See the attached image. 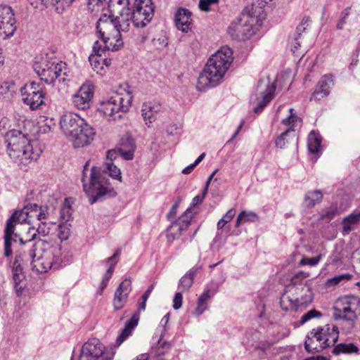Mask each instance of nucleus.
<instances>
[{
	"instance_id": "nucleus-1",
	"label": "nucleus",
	"mask_w": 360,
	"mask_h": 360,
	"mask_svg": "<svg viewBox=\"0 0 360 360\" xmlns=\"http://www.w3.org/2000/svg\"><path fill=\"white\" fill-rule=\"evenodd\" d=\"M48 245L46 240L38 239L31 245H20L21 248L16 251L12 274L14 289L18 296L22 294L25 287L22 271L24 262L30 261L32 271L40 274L60 267V264L63 261L59 258L61 248L56 247L49 251H45V247Z\"/></svg>"
},
{
	"instance_id": "nucleus-2",
	"label": "nucleus",
	"mask_w": 360,
	"mask_h": 360,
	"mask_svg": "<svg viewBox=\"0 0 360 360\" xmlns=\"http://www.w3.org/2000/svg\"><path fill=\"white\" fill-rule=\"evenodd\" d=\"M89 166V162H86L84 165L82 182L90 204L93 205L98 201L103 200L106 197L115 196L117 193L110 186L105 174H108V176L121 181L120 169L112 162H105V167L103 169L98 167H92L90 169L89 184H88L86 182V178Z\"/></svg>"
},
{
	"instance_id": "nucleus-3",
	"label": "nucleus",
	"mask_w": 360,
	"mask_h": 360,
	"mask_svg": "<svg viewBox=\"0 0 360 360\" xmlns=\"http://www.w3.org/2000/svg\"><path fill=\"white\" fill-rule=\"evenodd\" d=\"M233 60L232 50L228 46L221 47L207 62L203 72L198 77V88L201 90L217 86L221 82Z\"/></svg>"
},
{
	"instance_id": "nucleus-4",
	"label": "nucleus",
	"mask_w": 360,
	"mask_h": 360,
	"mask_svg": "<svg viewBox=\"0 0 360 360\" xmlns=\"http://www.w3.org/2000/svg\"><path fill=\"white\" fill-rule=\"evenodd\" d=\"M48 213L41 207L37 204H28L23 207L21 210L15 211L8 219L5 228L4 235V255L10 257L12 255L11 245L18 243V239L15 238V226L17 224L33 222L34 219L41 221L47 218Z\"/></svg>"
},
{
	"instance_id": "nucleus-5",
	"label": "nucleus",
	"mask_w": 360,
	"mask_h": 360,
	"mask_svg": "<svg viewBox=\"0 0 360 360\" xmlns=\"http://www.w3.org/2000/svg\"><path fill=\"white\" fill-rule=\"evenodd\" d=\"M7 153L10 158L18 165H26L30 160H37L41 153V149L34 150V144L27 138V134L20 130L11 129L4 135Z\"/></svg>"
},
{
	"instance_id": "nucleus-6",
	"label": "nucleus",
	"mask_w": 360,
	"mask_h": 360,
	"mask_svg": "<svg viewBox=\"0 0 360 360\" xmlns=\"http://www.w3.org/2000/svg\"><path fill=\"white\" fill-rule=\"evenodd\" d=\"M96 30L98 37L105 44V48L116 51L123 46L121 32L129 31V22L103 14L97 22Z\"/></svg>"
},
{
	"instance_id": "nucleus-7",
	"label": "nucleus",
	"mask_w": 360,
	"mask_h": 360,
	"mask_svg": "<svg viewBox=\"0 0 360 360\" xmlns=\"http://www.w3.org/2000/svg\"><path fill=\"white\" fill-rule=\"evenodd\" d=\"M63 134L72 142L75 148H81L94 139L95 129L76 113L67 112L60 120Z\"/></svg>"
},
{
	"instance_id": "nucleus-8",
	"label": "nucleus",
	"mask_w": 360,
	"mask_h": 360,
	"mask_svg": "<svg viewBox=\"0 0 360 360\" xmlns=\"http://www.w3.org/2000/svg\"><path fill=\"white\" fill-rule=\"evenodd\" d=\"M257 8L247 7L234 19L228 27L230 37L236 40L245 41L252 37L261 25L262 18L256 15Z\"/></svg>"
},
{
	"instance_id": "nucleus-9",
	"label": "nucleus",
	"mask_w": 360,
	"mask_h": 360,
	"mask_svg": "<svg viewBox=\"0 0 360 360\" xmlns=\"http://www.w3.org/2000/svg\"><path fill=\"white\" fill-rule=\"evenodd\" d=\"M66 69V64L56 59L43 58L34 65V71L47 84H53L56 80L64 82L67 77Z\"/></svg>"
},
{
	"instance_id": "nucleus-10",
	"label": "nucleus",
	"mask_w": 360,
	"mask_h": 360,
	"mask_svg": "<svg viewBox=\"0 0 360 360\" xmlns=\"http://www.w3.org/2000/svg\"><path fill=\"white\" fill-rule=\"evenodd\" d=\"M132 101V96L128 93L126 97L115 94L100 103L98 111L102 113L108 121H116L122 117L121 113L129 110Z\"/></svg>"
},
{
	"instance_id": "nucleus-11",
	"label": "nucleus",
	"mask_w": 360,
	"mask_h": 360,
	"mask_svg": "<svg viewBox=\"0 0 360 360\" xmlns=\"http://www.w3.org/2000/svg\"><path fill=\"white\" fill-rule=\"evenodd\" d=\"M339 300L342 304V309H339V328L347 333L354 327L357 311L360 310V299L355 296H348L339 298Z\"/></svg>"
},
{
	"instance_id": "nucleus-12",
	"label": "nucleus",
	"mask_w": 360,
	"mask_h": 360,
	"mask_svg": "<svg viewBox=\"0 0 360 360\" xmlns=\"http://www.w3.org/2000/svg\"><path fill=\"white\" fill-rule=\"evenodd\" d=\"M309 276L308 272L300 271L290 278V284L287 287L288 291L292 295L304 296L305 303H311L313 300L311 280L307 279Z\"/></svg>"
},
{
	"instance_id": "nucleus-13",
	"label": "nucleus",
	"mask_w": 360,
	"mask_h": 360,
	"mask_svg": "<svg viewBox=\"0 0 360 360\" xmlns=\"http://www.w3.org/2000/svg\"><path fill=\"white\" fill-rule=\"evenodd\" d=\"M155 6L153 0H135L133 11H130L129 20L136 27H146L154 15Z\"/></svg>"
},
{
	"instance_id": "nucleus-14",
	"label": "nucleus",
	"mask_w": 360,
	"mask_h": 360,
	"mask_svg": "<svg viewBox=\"0 0 360 360\" xmlns=\"http://www.w3.org/2000/svg\"><path fill=\"white\" fill-rule=\"evenodd\" d=\"M22 100L32 110H37L44 104L45 93L39 83L32 82L20 89Z\"/></svg>"
},
{
	"instance_id": "nucleus-15",
	"label": "nucleus",
	"mask_w": 360,
	"mask_h": 360,
	"mask_svg": "<svg viewBox=\"0 0 360 360\" xmlns=\"http://www.w3.org/2000/svg\"><path fill=\"white\" fill-rule=\"evenodd\" d=\"M113 354L105 352L98 339H91L84 344L79 360H112Z\"/></svg>"
},
{
	"instance_id": "nucleus-16",
	"label": "nucleus",
	"mask_w": 360,
	"mask_h": 360,
	"mask_svg": "<svg viewBox=\"0 0 360 360\" xmlns=\"http://www.w3.org/2000/svg\"><path fill=\"white\" fill-rule=\"evenodd\" d=\"M276 86L269 80L260 79L255 89L257 105L254 108L255 113L261 112L264 107L273 99Z\"/></svg>"
},
{
	"instance_id": "nucleus-17",
	"label": "nucleus",
	"mask_w": 360,
	"mask_h": 360,
	"mask_svg": "<svg viewBox=\"0 0 360 360\" xmlns=\"http://www.w3.org/2000/svg\"><path fill=\"white\" fill-rule=\"evenodd\" d=\"M14 13L11 6L0 5V36L6 39L13 35L17 27Z\"/></svg>"
},
{
	"instance_id": "nucleus-18",
	"label": "nucleus",
	"mask_w": 360,
	"mask_h": 360,
	"mask_svg": "<svg viewBox=\"0 0 360 360\" xmlns=\"http://www.w3.org/2000/svg\"><path fill=\"white\" fill-rule=\"evenodd\" d=\"M313 336L316 338V342H321L325 349L334 345L338 341V327L326 324L323 327H319L312 329Z\"/></svg>"
},
{
	"instance_id": "nucleus-19",
	"label": "nucleus",
	"mask_w": 360,
	"mask_h": 360,
	"mask_svg": "<svg viewBox=\"0 0 360 360\" xmlns=\"http://www.w3.org/2000/svg\"><path fill=\"white\" fill-rule=\"evenodd\" d=\"M94 94V86L90 84H84L72 96L73 105L79 110L89 109L92 103Z\"/></svg>"
},
{
	"instance_id": "nucleus-20",
	"label": "nucleus",
	"mask_w": 360,
	"mask_h": 360,
	"mask_svg": "<svg viewBox=\"0 0 360 360\" xmlns=\"http://www.w3.org/2000/svg\"><path fill=\"white\" fill-rule=\"evenodd\" d=\"M50 233V225L46 222L41 221L39 224L37 229H35L34 226H30L28 229V231L26 236H20L19 234H15V238L18 239V243L19 245H31L32 243H34L37 241V233L46 236Z\"/></svg>"
},
{
	"instance_id": "nucleus-21",
	"label": "nucleus",
	"mask_w": 360,
	"mask_h": 360,
	"mask_svg": "<svg viewBox=\"0 0 360 360\" xmlns=\"http://www.w3.org/2000/svg\"><path fill=\"white\" fill-rule=\"evenodd\" d=\"M129 0H109L108 10L111 18H124L129 22L130 8H129Z\"/></svg>"
},
{
	"instance_id": "nucleus-22",
	"label": "nucleus",
	"mask_w": 360,
	"mask_h": 360,
	"mask_svg": "<svg viewBox=\"0 0 360 360\" xmlns=\"http://www.w3.org/2000/svg\"><path fill=\"white\" fill-rule=\"evenodd\" d=\"M190 209H187L177 221L173 223L168 229L167 237L173 240L178 238L183 232L187 230L191 224V217L188 216Z\"/></svg>"
},
{
	"instance_id": "nucleus-23",
	"label": "nucleus",
	"mask_w": 360,
	"mask_h": 360,
	"mask_svg": "<svg viewBox=\"0 0 360 360\" xmlns=\"http://www.w3.org/2000/svg\"><path fill=\"white\" fill-rule=\"evenodd\" d=\"M131 290V281L130 279H124L115 292L113 306L116 310L122 309L127 302L129 294Z\"/></svg>"
},
{
	"instance_id": "nucleus-24",
	"label": "nucleus",
	"mask_w": 360,
	"mask_h": 360,
	"mask_svg": "<svg viewBox=\"0 0 360 360\" xmlns=\"http://www.w3.org/2000/svg\"><path fill=\"white\" fill-rule=\"evenodd\" d=\"M304 296L299 295L290 297L284 293L280 299V304L284 311H298L305 308L309 303L304 302Z\"/></svg>"
},
{
	"instance_id": "nucleus-25",
	"label": "nucleus",
	"mask_w": 360,
	"mask_h": 360,
	"mask_svg": "<svg viewBox=\"0 0 360 360\" xmlns=\"http://www.w3.org/2000/svg\"><path fill=\"white\" fill-rule=\"evenodd\" d=\"M191 12L186 8H179L175 13V25L179 30L188 32L191 28Z\"/></svg>"
},
{
	"instance_id": "nucleus-26",
	"label": "nucleus",
	"mask_w": 360,
	"mask_h": 360,
	"mask_svg": "<svg viewBox=\"0 0 360 360\" xmlns=\"http://www.w3.org/2000/svg\"><path fill=\"white\" fill-rule=\"evenodd\" d=\"M161 108L160 103L157 101H150L143 104L141 112L146 124L149 126L155 120L156 115L161 111Z\"/></svg>"
},
{
	"instance_id": "nucleus-27",
	"label": "nucleus",
	"mask_w": 360,
	"mask_h": 360,
	"mask_svg": "<svg viewBox=\"0 0 360 360\" xmlns=\"http://www.w3.org/2000/svg\"><path fill=\"white\" fill-rule=\"evenodd\" d=\"M360 221V212H353L348 216L343 218L342 221V233L344 236L349 234L352 231L354 230L356 226Z\"/></svg>"
},
{
	"instance_id": "nucleus-28",
	"label": "nucleus",
	"mask_w": 360,
	"mask_h": 360,
	"mask_svg": "<svg viewBox=\"0 0 360 360\" xmlns=\"http://www.w3.org/2000/svg\"><path fill=\"white\" fill-rule=\"evenodd\" d=\"M139 312L134 313L131 318L127 321L124 328L122 330L121 334L117 338L116 342L117 345H120L123 341L131 334V330L137 326L139 320Z\"/></svg>"
},
{
	"instance_id": "nucleus-29",
	"label": "nucleus",
	"mask_w": 360,
	"mask_h": 360,
	"mask_svg": "<svg viewBox=\"0 0 360 360\" xmlns=\"http://www.w3.org/2000/svg\"><path fill=\"white\" fill-rule=\"evenodd\" d=\"M323 199V193L321 190H312L307 191L304 197V204L308 208H312L319 204Z\"/></svg>"
},
{
	"instance_id": "nucleus-30",
	"label": "nucleus",
	"mask_w": 360,
	"mask_h": 360,
	"mask_svg": "<svg viewBox=\"0 0 360 360\" xmlns=\"http://www.w3.org/2000/svg\"><path fill=\"white\" fill-rule=\"evenodd\" d=\"M198 269V267H193L180 279L179 283V289H180L181 291L185 292L189 290L193 285L194 278L195 277Z\"/></svg>"
},
{
	"instance_id": "nucleus-31",
	"label": "nucleus",
	"mask_w": 360,
	"mask_h": 360,
	"mask_svg": "<svg viewBox=\"0 0 360 360\" xmlns=\"http://www.w3.org/2000/svg\"><path fill=\"white\" fill-rule=\"evenodd\" d=\"M313 335L311 330L309 335H307L304 342V348L309 353L319 352L325 349L324 347H321L322 346L321 342H316V338Z\"/></svg>"
},
{
	"instance_id": "nucleus-32",
	"label": "nucleus",
	"mask_w": 360,
	"mask_h": 360,
	"mask_svg": "<svg viewBox=\"0 0 360 360\" xmlns=\"http://www.w3.org/2000/svg\"><path fill=\"white\" fill-rule=\"evenodd\" d=\"M91 65L93 69L99 72L103 69V65H109L110 60L103 58L102 55H90L89 58Z\"/></svg>"
},
{
	"instance_id": "nucleus-33",
	"label": "nucleus",
	"mask_w": 360,
	"mask_h": 360,
	"mask_svg": "<svg viewBox=\"0 0 360 360\" xmlns=\"http://www.w3.org/2000/svg\"><path fill=\"white\" fill-rule=\"evenodd\" d=\"M335 85L334 76L331 75H325L322 76L320 80L318 82L317 86L319 89H323L327 91L328 94H330L331 89Z\"/></svg>"
},
{
	"instance_id": "nucleus-34",
	"label": "nucleus",
	"mask_w": 360,
	"mask_h": 360,
	"mask_svg": "<svg viewBox=\"0 0 360 360\" xmlns=\"http://www.w3.org/2000/svg\"><path fill=\"white\" fill-rule=\"evenodd\" d=\"M321 140L318 134L311 131L308 136V148L310 153H316L321 146Z\"/></svg>"
},
{
	"instance_id": "nucleus-35",
	"label": "nucleus",
	"mask_w": 360,
	"mask_h": 360,
	"mask_svg": "<svg viewBox=\"0 0 360 360\" xmlns=\"http://www.w3.org/2000/svg\"><path fill=\"white\" fill-rule=\"evenodd\" d=\"M210 297V290L205 291L198 298V305L195 309L197 316H200L207 309V301Z\"/></svg>"
},
{
	"instance_id": "nucleus-36",
	"label": "nucleus",
	"mask_w": 360,
	"mask_h": 360,
	"mask_svg": "<svg viewBox=\"0 0 360 360\" xmlns=\"http://www.w3.org/2000/svg\"><path fill=\"white\" fill-rule=\"evenodd\" d=\"M257 215L252 212H247L245 211H242L237 217V219L236 221V226L239 227L241 224L245 223L246 221H255L257 220Z\"/></svg>"
},
{
	"instance_id": "nucleus-37",
	"label": "nucleus",
	"mask_w": 360,
	"mask_h": 360,
	"mask_svg": "<svg viewBox=\"0 0 360 360\" xmlns=\"http://www.w3.org/2000/svg\"><path fill=\"white\" fill-rule=\"evenodd\" d=\"M300 122H301V120L297 115H289L286 118L283 119L281 123L288 127L286 130H290V132L292 133L295 131V127L297 123Z\"/></svg>"
},
{
	"instance_id": "nucleus-38",
	"label": "nucleus",
	"mask_w": 360,
	"mask_h": 360,
	"mask_svg": "<svg viewBox=\"0 0 360 360\" xmlns=\"http://www.w3.org/2000/svg\"><path fill=\"white\" fill-rule=\"evenodd\" d=\"M359 352L358 347L353 343H339V354H352Z\"/></svg>"
},
{
	"instance_id": "nucleus-39",
	"label": "nucleus",
	"mask_w": 360,
	"mask_h": 360,
	"mask_svg": "<svg viewBox=\"0 0 360 360\" xmlns=\"http://www.w3.org/2000/svg\"><path fill=\"white\" fill-rule=\"evenodd\" d=\"M135 146L134 142L131 141L129 143V148L126 150L124 147H121L118 148L117 152L125 160H130L134 158V151Z\"/></svg>"
},
{
	"instance_id": "nucleus-40",
	"label": "nucleus",
	"mask_w": 360,
	"mask_h": 360,
	"mask_svg": "<svg viewBox=\"0 0 360 360\" xmlns=\"http://www.w3.org/2000/svg\"><path fill=\"white\" fill-rule=\"evenodd\" d=\"M329 94L324 89H319L317 86H315L314 91L312 92L309 100L311 101H314L316 102L320 101L324 98L327 97Z\"/></svg>"
},
{
	"instance_id": "nucleus-41",
	"label": "nucleus",
	"mask_w": 360,
	"mask_h": 360,
	"mask_svg": "<svg viewBox=\"0 0 360 360\" xmlns=\"http://www.w3.org/2000/svg\"><path fill=\"white\" fill-rule=\"evenodd\" d=\"M291 132L290 130H285L283 132L275 141L276 146L277 148H283L285 146L286 143H288L289 139Z\"/></svg>"
},
{
	"instance_id": "nucleus-42",
	"label": "nucleus",
	"mask_w": 360,
	"mask_h": 360,
	"mask_svg": "<svg viewBox=\"0 0 360 360\" xmlns=\"http://www.w3.org/2000/svg\"><path fill=\"white\" fill-rule=\"evenodd\" d=\"M75 0H51L52 4L56 7L58 13L62 12L66 7H69Z\"/></svg>"
},
{
	"instance_id": "nucleus-43",
	"label": "nucleus",
	"mask_w": 360,
	"mask_h": 360,
	"mask_svg": "<svg viewBox=\"0 0 360 360\" xmlns=\"http://www.w3.org/2000/svg\"><path fill=\"white\" fill-rule=\"evenodd\" d=\"M321 316V313L316 309H311L302 315L300 321V324H304L313 318H319Z\"/></svg>"
},
{
	"instance_id": "nucleus-44",
	"label": "nucleus",
	"mask_w": 360,
	"mask_h": 360,
	"mask_svg": "<svg viewBox=\"0 0 360 360\" xmlns=\"http://www.w3.org/2000/svg\"><path fill=\"white\" fill-rule=\"evenodd\" d=\"M337 213L338 207L336 206L330 207L329 210L326 211L324 214L321 215V219L326 222H329L336 216Z\"/></svg>"
},
{
	"instance_id": "nucleus-45",
	"label": "nucleus",
	"mask_w": 360,
	"mask_h": 360,
	"mask_svg": "<svg viewBox=\"0 0 360 360\" xmlns=\"http://www.w3.org/2000/svg\"><path fill=\"white\" fill-rule=\"evenodd\" d=\"M163 335V332H162L160 340L158 341L159 347L157 349L158 355H163L166 352H167L170 349L171 345L168 342H161V339L162 338Z\"/></svg>"
},
{
	"instance_id": "nucleus-46",
	"label": "nucleus",
	"mask_w": 360,
	"mask_h": 360,
	"mask_svg": "<svg viewBox=\"0 0 360 360\" xmlns=\"http://www.w3.org/2000/svg\"><path fill=\"white\" fill-rule=\"evenodd\" d=\"M321 256H317L315 257H302L301 260L299 262V264L300 266H305V265H309V266H315L316 265L319 261H320Z\"/></svg>"
},
{
	"instance_id": "nucleus-47",
	"label": "nucleus",
	"mask_w": 360,
	"mask_h": 360,
	"mask_svg": "<svg viewBox=\"0 0 360 360\" xmlns=\"http://www.w3.org/2000/svg\"><path fill=\"white\" fill-rule=\"evenodd\" d=\"M58 238L60 240H65L69 238L70 229L65 226L58 225Z\"/></svg>"
},
{
	"instance_id": "nucleus-48",
	"label": "nucleus",
	"mask_w": 360,
	"mask_h": 360,
	"mask_svg": "<svg viewBox=\"0 0 360 360\" xmlns=\"http://www.w3.org/2000/svg\"><path fill=\"white\" fill-rule=\"evenodd\" d=\"M105 0H88L89 9L91 11H98Z\"/></svg>"
},
{
	"instance_id": "nucleus-49",
	"label": "nucleus",
	"mask_w": 360,
	"mask_h": 360,
	"mask_svg": "<svg viewBox=\"0 0 360 360\" xmlns=\"http://www.w3.org/2000/svg\"><path fill=\"white\" fill-rule=\"evenodd\" d=\"M105 51H108L107 49L105 48V44H103V46L101 44L100 41H96L94 42L93 46V55H102L103 53H105Z\"/></svg>"
},
{
	"instance_id": "nucleus-50",
	"label": "nucleus",
	"mask_w": 360,
	"mask_h": 360,
	"mask_svg": "<svg viewBox=\"0 0 360 360\" xmlns=\"http://www.w3.org/2000/svg\"><path fill=\"white\" fill-rule=\"evenodd\" d=\"M219 2V0H200L199 8L201 11H210V6L215 4Z\"/></svg>"
},
{
	"instance_id": "nucleus-51",
	"label": "nucleus",
	"mask_w": 360,
	"mask_h": 360,
	"mask_svg": "<svg viewBox=\"0 0 360 360\" xmlns=\"http://www.w3.org/2000/svg\"><path fill=\"white\" fill-rule=\"evenodd\" d=\"M28 2L35 8L43 10L46 7L49 0H27Z\"/></svg>"
},
{
	"instance_id": "nucleus-52",
	"label": "nucleus",
	"mask_w": 360,
	"mask_h": 360,
	"mask_svg": "<svg viewBox=\"0 0 360 360\" xmlns=\"http://www.w3.org/2000/svg\"><path fill=\"white\" fill-rule=\"evenodd\" d=\"M205 197V195H204V192H203L202 195L201 196L196 195L195 197H194L193 198L191 206L188 208V209H190V213L188 214V216H191V218L193 217V212L191 211L192 208L197 206L198 205L201 204Z\"/></svg>"
},
{
	"instance_id": "nucleus-53",
	"label": "nucleus",
	"mask_w": 360,
	"mask_h": 360,
	"mask_svg": "<svg viewBox=\"0 0 360 360\" xmlns=\"http://www.w3.org/2000/svg\"><path fill=\"white\" fill-rule=\"evenodd\" d=\"M182 291L178 292L175 294L174 300H173V308L174 309H179L181 305H182V300H183V295H182Z\"/></svg>"
},
{
	"instance_id": "nucleus-54",
	"label": "nucleus",
	"mask_w": 360,
	"mask_h": 360,
	"mask_svg": "<svg viewBox=\"0 0 360 360\" xmlns=\"http://www.w3.org/2000/svg\"><path fill=\"white\" fill-rule=\"evenodd\" d=\"M309 21V18L308 17L304 18L302 19L301 23L297 27V33L299 38L300 37L302 32H304L307 29V27L308 26Z\"/></svg>"
},
{
	"instance_id": "nucleus-55",
	"label": "nucleus",
	"mask_w": 360,
	"mask_h": 360,
	"mask_svg": "<svg viewBox=\"0 0 360 360\" xmlns=\"http://www.w3.org/2000/svg\"><path fill=\"white\" fill-rule=\"evenodd\" d=\"M153 43L157 49H161L167 45V39L165 37L154 39Z\"/></svg>"
},
{
	"instance_id": "nucleus-56",
	"label": "nucleus",
	"mask_w": 360,
	"mask_h": 360,
	"mask_svg": "<svg viewBox=\"0 0 360 360\" xmlns=\"http://www.w3.org/2000/svg\"><path fill=\"white\" fill-rule=\"evenodd\" d=\"M120 254H121V250H117L115 253L112 255V256L107 258L105 260V263H110V264H117V263L118 262V260H119V257L120 256Z\"/></svg>"
},
{
	"instance_id": "nucleus-57",
	"label": "nucleus",
	"mask_w": 360,
	"mask_h": 360,
	"mask_svg": "<svg viewBox=\"0 0 360 360\" xmlns=\"http://www.w3.org/2000/svg\"><path fill=\"white\" fill-rule=\"evenodd\" d=\"M149 296H150V295L146 292L143 294V295L141 296L142 301L139 302V307H138L139 311H144L146 309V302H147Z\"/></svg>"
},
{
	"instance_id": "nucleus-58",
	"label": "nucleus",
	"mask_w": 360,
	"mask_h": 360,
	"mask_svg": "<svg viewBox=\"0 0 360 360\" xmlns=\"http://www.w3.org/2000/svg\"><path fill=\"white\" fill-rule=\"evenodd\" d=\"M60 218L65 221H68L70 220L71 218L70 207H65L61 210Z\"/></svg>"
},
{
	"instance_id": "nucleus-59",
	"label": "nucleus",
	"mask_w": 360,
	"mask_h": 360,
	"mask_svg": "<svg viewBox=\"0 0 360 360\" xmlns=\"http://www.w3.org/2000/svg\"><path fill=\"white\" fill-rule=\"evenodd\" d=\"M181 200L179 198L177 201L173 205L172 208L170 209L169 213L167 214L168 219H173L176 214L177 208L180 204Z\"/></svg>"
},
{
	"instance_id": "nucleus-60",
	"label": "nucleus",
	"mask_w": 360,
	"mask_h": 360,
	"mask_svg": "<svg viewBox=\"0 0 360 360\" xmlns=\"http://www.w3.org/2000/svg\"><path fill=\"white\" fill-rule=\"evenodd\" d=\"M59 258L62 259L63 261L60 264V266L61 265H66L69 262H70V259H69V256H68V253L65 251H63V250L61 249V253L59 254Z\"/></svg>"
},
{
	"instance_id": "nucleus-61",
	"label": "nucleus",
	"mask_w": 360,
	"mask_h": 360,
	"mask_svg": "<svg viewBox=\"0 0 360 360\" xmlns=\"http://www.w3.org/2000/svg\"><path fill=\"white\" fill-rule=\"evenodd\" d=\"M10 120L8 117H2L0 120V130L5 129L8 127H10Z\"/></svg>"
},
{
	"instance_id": "nucleus-62",
	"label": "nucleus",
	"mask_w": 360,
	"mask_h": 360,
	"mask_svg": "<svg viewBox=\"0 0 360 360\" xmlns=\"http://www.w3.org/2000/svg\"><path fill=\"white\" fill-rule=\"evenodd\" d=\"M325 285L326 288H330L331 286L338 285V276H335L334 277L328 279Z\"/></svg>"
},
{
	"instance_id": "nucleus-63",
	"label": "nucleus",
	"mask_w": 360,
	"mask_h": 360,
	"mask_svg": "<svg viewBox=\"0 0 360 360\" xmlns=\"http://www.w3.org/2000/svg\"><path fill=\"white\" fill-rule=\"evenodd\" d=\"M236 214V212L233 209H230L225 215L222 217V219H224L225 220H227V223L230 221L233 217H234Z\"/></svg>"
},
{
	"instance_id": "nucleus-64",
	"label": "nucleus",
	"mask_w": 360,
	"mask_h": 360,
	"mask_svg": "<svg viewBox=\"0 0 360 360\" xmlns=\"http://www.w3.org/2000/svg\"><path fill=\"white\" fill-rule=\"evenodd\" d=\"M197 166V165L195 164V162H194L193 163L191 164L190 165L187 166L186 167H185L183 171H182V173L184 174H188L190 173H191V172L194 169V168Z\"/></svg>"
}]
</instances>
